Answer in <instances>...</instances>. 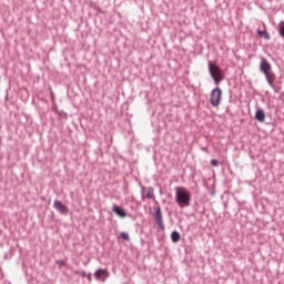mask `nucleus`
Instances as JSON below:
<instances>
[{"label": "nucleus", "mask_w": 284, "mask_h": 284, "mask_svg": "<svg viewBox=\"0 0 284 284\" xmlns=\"http://www.w3.org/2000/svg\"><path fill=\"white\" fill-rule=\"evenodd\" d=\"M190 201H192V194L183 186L175 187V203L179 207H190Z\"/></svg>", "instance_id": "f257e3e1"}, {"label": "nucleus", "mask_w": 284, "mask_h": 284, "mask_svg": "<svg viewBox=\"0 0 284 284\" xmlns=\"http://www.w3.org/2000/svg\"><path fill=\"white\" fill-rule=\"evenodd\" d=\"M260 71L264 73L267 83H274V81H276V74L272 72V64H270L267 59L262 58Z\"/></svg>", "instance_id": "f03ea898"}, {"label": "nucleus", "mask_w": 284, "mask_h": 284, "mask_svg": "<svg viewBox=\"0 0 284 284\" xmlns=\"http://www.w3.org/2000/svg\"><path fill=\"white\" fill-rule=\"evenodd\" d=\"M209 72L216 85L223 81V70H221V67H219L216 63L209 61Z\"/></svg>", "instance_id": "7ed1b4c3"}, {"label": "nucleus", "mask_w": 284, "mask_h": 284, "mask_svg": "<svg viewBox=\"0 0 284 284\" xmlns=\"http://www.w3.org/2000/svg\"><path fill=\"white\" fill-rule=\"evenodd\" d=\"M156 205L153 206L154 212L152 213L153 220L155 221V225H158L159 230L165 232V223H163V211L161 210V205L159 202L154 200Z\"/></svg>", "instance_id": "20e7f679"}, {"label": "nucleus", "mask_w": 284, "mask_h": 284, "mask_svg": "<svg viewBox=\"0 0 284 284\" xmlns=\"http://www.w3.org/2000/svg\"><path fill=\"white\" fill-rule=\"evenodd\" d=\"M221 99H223V91L221 88L216 87L211 91L210 103L213 108H219L221 105Z\"/></svg>", "instance_id": "39448f33"}, {"label": "nucleus", "mask_w": 284, "mask_h": 284, "mask_svg": "<svg viewBox=\"0 0 284 284\" xmlns=\"http://www.w3.org/2000/svg\"><path fill=\"white\" fill-rule=\"evenodd\" d=\"M109 277H110V271H108V268H98L94 272V278L97 281H101V283H105V281H108Z\"/></svg>", "instance_id": "423d86ee"}, {"label": "nucleus", "mask_w": 284, "mask_h": 284, "mask_svg": "<svg viewBox=\"0 0 284 284\" xmlns=\"http://www.w3.org/2000/svg\"><path fill=\"white\" fill-rule=\"evenodd\" d=\"M141 194H142V201H145V199L153 200L154 201V187L149 186H141Z\"/></svg>", "instance_id": "0eeeda50"}, {"label": "nucleus", "mask_w": 284, "mask_h": 284, "mask_svg": "<svg viewBox=\"0 0 284 284\" xmlns=\"http://www.w3.org/2000/svg\"><path fill=\"white\" fill-rule=\"evenodd\" d=\"M53 207L54 210H57V212H59L60 214H68L69 209L68 206H65V204H63L61 201L55 200L53 202Z\"/></svg>", "instance_id": "6e6552de"}, {"label": "nucleus", "mask_w": 284, "mask_h": 284, "mask_svg": "<svg viewBox=\"0 0 284 284\" xmlns=\"http://www.w3.org/2000/svg\"><path fill=\"white\" fill-rule=\"evenodd\" d=\"M112 212H114V214H116V216H120V219H125V216H128V212H125V210H123V207L114 204L112 207Z\"/></svg>", "instance_id": "1a4fd4ad"}, {"label": "nucleus", "mask_w": 284, "mask_h": 284, "mask_svg": "<svg viewBox=\"0 0 284 284\" xmlns=\"http://www.w3.org/2000/svg\"><path fill=\"white\" fill-rule=\"evenodd\" d=\"M255 120L260 123H263L265 121V111L263 109H257L255 112Z\"/></svg>", "instance_id": "9d476101"}, {"label": "nucleus", "mask_w": 284, "mask_h": 284, "mask_svg": "<svg viewBox=\"0 0 284 284\" xmlns=\"http://www.w3.org/2000/svg\"><path fill=\"white\" fill-rule=\"evenodd\" d=\"M171 240L172 243H179L181 241V233H179L178 231H173L171 233Z\"/></svg>", "instance_id": "9b49d317"}, {"label": "nucleus", "mask_w": 284, "mask_h": 284, "mask_svg": "<svg viewBox=\"0 0 284 284\" xmlns=\"http://www.w3.org/2000/svg\"><path fill=\"white\" fill-rule=\"evenodd\" d=\"M257 34L258 37H263V39H265L266 41H270V39H272L267 31H263L261 29H257Z\"/></svg>", "instance_id": "f8f14e48"}, {"label": "nucleus", "mask_w": 284, "mask_h": 284, "mask_svg": "<svg viewBox=\"0 0 284 284\" xmlns=\"http://www.w3.org/2000/svg\"><path fill=\"white\" fill-rule=\"evenodd\" d=\"M278 32H280V36L283 37L284 39V21H281L280 24H278Z\"/></svg>", "instance_id": "ddd939ff"}, {"label": "nucleus", "mask_w": 284, "mask_h": 284, "mask_svg": "<svg viewBox=\"0 0 284 284\" xmlns=\"http://www.w3.org/2000/svg\"><path fill=\"white\" fill-rule=\"evenodd\" d=\"M268 85H271V87H272V89L274 90V92H275V93H278V92H281V87H278V85H275V84H274V82H272V83H268Z\"/></svg>", "instance_id": "4468645a"}, {"label": "nucleus", "mask_w": 284, "mask_h": 284, "mask_svg": "<svg viewBox=\"0 0 284 284\" xmlns=\"http://www.w3.org/2000/svg\"><path fill=\"white\" fill-rule=\"evenodd\" d=\"M121 239H123V241H130V235L125 232L121 233Z\"/></svg>", "instance_id": "2eb2a0df"}, {"label": "nucleus", "mask_w": 284, "mask_h": 284, "mask_svg": "<svg viewBox=\"0 0 284 284\" xmlns=\"http://www.w3.org/2000/svg\"><path fill=\"white\" fill-rule=\"evenodd\" d=\"M55 264L59 265V267H65V261L63 260L55 261Z\"/></svg>", "instance_id": "dca6fc26"}, {"label": "nucleus", "mask_w": 284, "mask_h": 284, "mask_svg": "<svg viewBox=\"0 0 284 284\" xmlns=\"http://www.w3.org/2000/svg\"><path fill=\"white\" fill-rule=\"evenodd\" d=\"M211 165H213V168H216L219 165V160L216 159L211 160Z\"/></svg>", "instance_id": "f3484780"}, {"label": "nucleus", "mask_w": 284, "mask_h": 284, "mask_svg": "<svg viewBox=\"0 0 284 284\" xmlns=\"http://www.w3.org/2000/svg\"><path fill=\"white\" fill-rule=\"evenodd\" d=\"M87 278H88L89 283H92V273H88Z\"/></svg>", "instance_id": "a211bd4d"}, {"label": "nucleus", "mask_w": 284, "mask_h": 284, "mask_svg": "<svg viewBox=\"0 0 284 284\" xmlns=\"http://www.w3.org/2000/svg\"><path fill=\"white\" fill-rule=\"evenodd\" d=\"M80 276H82V278H87L88 273H85V271H82V272L80 273Z\"/></svg>", "instance_id": "6ab92c4d"}, {"label": "nucleus", "mask_w": 284, "mask_h": 284, "mask_svg": "<svg viewBox=\"0 0 284 284\" xmlns=\"http://www.w3.org/2000/svg\"><path fill=\"white\" fill-rule=\"evenodd\" d=\"M74 274H81V273H79V271H74Z\"/></svg>", "instance_id": "aec40b11"}]
</instances>
